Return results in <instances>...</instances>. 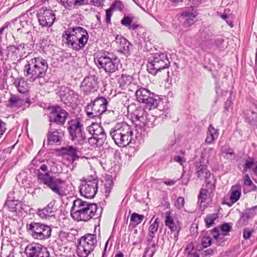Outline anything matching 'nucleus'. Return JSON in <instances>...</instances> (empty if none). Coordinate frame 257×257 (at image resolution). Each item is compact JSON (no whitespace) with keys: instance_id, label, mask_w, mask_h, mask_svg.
Instances as JSON below:
<instances>
[{"instance_id":"nucleus-1","label":"nucleus","mask_w":257,"mask_h":257,"mask_svg":"<svg viewBox=\"0 0 257 257\" xmlns=\"http://www.w3.org/2000/svg\"><path fill=\"white\" fill-rule=\"evenodd\" d=\"M54 165L55 163L50 160L44 162L37 170L36 173L38 179L59 196H65L67 195V193L63 190L61 186V185L65 184V181L60 178H56L55 177L51 176L47 172L48 168Z\"/></svg>"},{"instance_id":"nucleus-2","label":"nucleus","mask_w":257,"mask_h":257,"mask_svg":"<svg viewBox=\"0 0 257 257\" xmlns=\"http://www.w3.org/2000/svg\"><path fill=\"white\" fill-rule=\"evenodd\" d=\"M97 206L81 199H76L73 202L70 214L72 217L77 221H88L95 215Z\"/></svg>"},{"instance_id":"nucleus-3","label":"nucleus","mask_w":257,"mask_h":257,"mask_svg":"<svg viewBox=\"0 0 257 257\" xmlns=\"http://www.w3.org/2000/svg\"><path fill=\"white\" fill-rule=\"evenodd\" d=\"M48 68L47 61L42 57H35L27 61L24 66L25 75L31 81L43 78Z\"/></svg>"},{"instance_id":"nucleus-4","label":"nucleus","mask_w":257,"mask_h":257,"mask_svg":"<svg viewBox=\"0 0 257 257\" xmlns=\"http://www.w3.org/2000/svg\"><path fill=\"white\" fill-rule=\"evenodd\" d=\"M109 136L118 147H124L134 141L133 128L125 122L117 123L110 130Z\"/></svg>"},{"instance_id":"nucleus-5","label":"nucleus","mask_w":257,"mask_h":257,"mask_svg":"<svg viewBox=\"0 0 257 257\" xmlns=\"http://www.w3.org/2000/svg\"><path fill=\"white\" fill-rule=\"evenodd\" d=\"M68 131L70 139L75 144L83 145L87 142L86 132L79 118L71 120L68 122Z\"/></svg>"},{"instance_id":"nucleus-6","label":"nucleus","mask_w":257,"mask_h":257,"mask_svg":"<svg viewBox=\"0 0 257 257\" xmlns=\"http://www.w3.org/2000/svg\"><path fill=\"white\" fill-rule=\"evenodd\" d=\"M116 59V57H114L112 54L103 52L96 55L94 58V62L99 69H103L110 75L118 70Z\"/></svg>"},{"instance_id":"nucleus-7","label":"nucleus","mask_w":257,"mask_h":257,"mask_svg":"<svg viewBox=\"0 0 257 257\" xmlns=\"http://www.w3.org/2000/svg\"><path fill=\"white\" fill-rule=\"evenodd\" d=\"M170 65L167 55L165 53H157L152 58H150L147 65L148 72L155 75L162 70L168 68Z\"/></svg>"},{"instance_id":"nucleus-8","label":"nucleus","mask_w":257,"mask_h":257,"mask_svg":"<svg viewBox=\"0 0 257 257\" xmlns=\"http://www.w3.org/2000/svg\"><path fill=\"white\" fill-rule=\"evenodd\" d=\"M98 180L96 174L90 175L81 180L80 192L87 198H93L98 190Z\"/></svg>"},{"instance_id":"nucleus-9","label":"nucleus","mask_w":257,"mask_h":257,"mask_svg":"<svg viewBox=\"0 0 257 257\" xmlns=\"http://www.w3.org/2000/svg\"><path fill=\"white\" fill-rule=\"evenodd\" d=\"M27 229L34 239L45 240L51 235L50 226L42 223L33 221L27 225Z\"/></svg>"},{"instance_id":"nucleus-10","label":"nucleus","mask_w":257,"mask_h":257,"mask_svg":"<svg viewBox=\"0 0 257 257\" xmlns=\"http://www.w3.org/2000/svg\"><path fill=\"white\" fill-rule=\"evenodd\" d=\"M135 94L137 101L145 103L150 109L155 108L159 104V100L156 98L157 96L147 88H138Z\"/></svg>"},{"instance_id":"nucleus-11","label":"nucleus","mask_w":257,"mask_h":257,"mask_svg":"<svg viewBox=\"0 0 257 257\" xmlns=\"http://www.w3.org/2000/svg\"><path fill=\"white\" fill-rule=\"evenodd\" d=\"M39 25L42 27H50L56 19L54 12L50 9L42 8L37 13Z\"/></svg>"},{"instance_id":"nucleus-12","label":"nucleus","mask_w":257,"mask_h":257,"mask_svg":"<svg viewBox=\"0 0 257 257\" xmlns=\"http://www.w3.org/2000/svg\"><path fill=\"white\" fill-rule=\"evenodd\" d=\"M83 37L84 38H89L87 31L84 28L76 26L70 27L65 30L62 34V38L64 43L70 42L71 40Z\"/></svg>"},{"instance_id":"nucleus-13","label":"nucleus","mask_w":257,"mask_h":257,"mask_svg":"<svg viewBox=\"0 0 257 257\" xmlns=\"http://www.w3.org/2000/svg\"><path fill=\"white\" fill-rule=\"evenodd\" d=\"M49 109L50 111L49 121L59 125L64 124L68 115V112L59 106H53Z\"/></svg>"},{"instance_id":"nucleus-14","label":"nucleus","mask_w":257,"mask_h":257,"mask_svg":"<svg viewBox=\"0 0 257 257\" xmlns=\"http://www.w3.org/2000/svg\"><path fill=\"white\" fill-rule=\"evenodd\" d=\"M25 252L27 257H50L47 248L39 243H31L27 245Z\"/></svg>"},{"instance_id":"nucleus-15","label":"nucleus","mask_w":257,"mask_h":257,"mask_svg":"<svg viewBox=\"0 0 257 257\" xmlns=\"http://www.w3.org/2000/svg\"><path fill=\"white\" fill-rule=\"evenodd\" d=\"M205 158L203 155H201L199 162H196L195 164V171L197 174L198 178L201 179H205L207 182V187L210 189H212L214 188L213 185L210 183L209 182H207V180L210 177L211 173L207 170V166L205 164Z\"/></svg>"},{"instance_id":"nucleus-16","label":"nucleus","mask_w":257,"mask_h":257,"mask_svg":"<svg viewBox=\"0 0 257 257\" xmlns=\"http://www.w3.org/2000/svg\"><path fill=\"white\" fill-rule=\"evenodd\" d=\"M80 87L85 94L89 95L97 91V79L94 75L85 77L81 82Z\"/></svg>"},{"instance_id":"nucleus-17","label":"nucleus","mask_w":257,"mask_h":257,"mask_svg":"<svg viewBox=\"0 0 257 257\" xmlns=\"http://www.w3.org/2000/svg\"><path fill=\"white\" fill-rule=\"evenodd\" d=\"M91 102L95 117L99 116L107 111H110L107 109L108 101L102 96H98L93 101H91Z\"/></svg>"},{"instance_id":"nucleus-18","label":"nucleus","mask_w":257,"mask_h":257,"mask_svg":"<svg viewBox=\"0 0 257 257\" xmlns=\"http://www.w3.org/2000/svg\"><path fill=\"white\" fill-rule=\"evenodd\" d=\"M64 135L62 129H55L52 127V124H50V127L47 134L48 143L49 144H58L59 145Z\"/></svg>"},{"instance_id":"nucleus-19","label":"nucleus","mask_w":257,"mask_h":257,"mask_svg":"<svg viewBox=\"0 0 257 257\" xmlns=\"http://www.w3.org/2000/svg\"><path fill=\"white\" fill-rule=\"evenodd\" d=\"M56 201L53 200L43 209L39 208L37 210V214L42 219H49L54 217L57 209L55 206Z\"/></svg>"},{"instance_id":"nucleus-20","label":"nucleus","mask_w":257,"mask_h":257,"mask_svg":"<svg viewBox=\"0 0 257 257\" xmlns=\"http://www.w3.org/2000/svg\"><path fill=\"white\" fill-rule=\"evenodd\" d=\"M30 103V97L23 95L11 94L8 100V106L12 107H20Z\"/></svg>"},{"instance_id":"nucleus-21","label":"nucleus","mask_w":257,"mask_h":257,"mask_svg":"<svg viewBox=\"0 0 257 257\" xmlns=\"http://www.w3.org/2000/svg\"><path fill=\"white\" fill-rule=\"evenodd\" d=\"M87 130L92 136L95 137L105 142L106 139V135L103 128L100 124L93 122L87 127Z\"/></svg>"},{"instance_id":"nucleus-22","label":"nucleus","mask_w":257,"mask_h":257,"mask_svg":"<svg viewBox=\"0 0 257 257\" xmlns=\"http://www.w3.org/2000/svg\"><path fill=\"white\" fill-rule=\"evenodd\" d=\"M19 52V48L15 45L8 46L6 49L0 48V55L2 60L15 59L17 58V54Z\"/></svg>"},{"instance_id":"nucleus-23","label":"nucleus","mask_w":257,"mask_h":257,"mask_svg":"<svg viewBox=\"0 0 257 257\" xmlns=\"http://www.w3.org/2000/svg\"><path fill=\"white\" fill-rule=\"evenodd\" d=\"M88 38H84L83 37H82V38H74V39L71 40L70 42H65L64 43L67 47L74 51H79L84 48L88 42Z\"/></svg>"},{"instance_id":"nucleus-24","label":"nucleus","mask_w":257,"mask_h":257,"mask_svg":"<svg viewBox=\"0 0 257 257\" xmlns=\"http://www.w3.org/2000/svg\"><path fill=\"white\" fill-rule=\"evenodd\" d=\"M13 84L17 88L18 92L21 95L29 96V86L27 81L22 77H19L13 79Z\"/></svg>"},{"instance_id":"nucleus-25","label":"nucleus","mask_w":257,"mask_h":257,"mask_svg":"<svg viewBox=\"0 0 257 257\" xmlns=\"http://www.w3.org/2000/svg\"><path fill=\"white\" fill-rule=\"evenodd\" d=\"M191 11L189 9L188 11H185L181 14L184 19L185 21L183 23V26L185 28H188L192 26L195 22V19L197 16V13L196 11H194L192 7H191Z\"/></svg>"},{"instance_id":"nucleus-26","label":"nucleus","mask_w":257,"mask_h":257,"mask_svg":"<svg viewBox=\"0 0 257 257\" xmlns=\"http://www.w3.org/2000/svg\"><path fill=\"white\" fill-rule=\"evenodd\" d=\"M61 151L64 155L69 156L70 158L68 159L72 163L75 161L78 160L80 158L78 155L79 152L78 149L73 146H67L62 147Z\"/></svg>"},{"instance_id":"nucleus-27","label":"nucleus","mask_w":257,"mask_h":257,"mask_svg":"<svg viewBox=\"0 0 257 257\" xmlns=\"http://www.w3.org/2000/svg\"><path fill=\"white\" fill-rule=\"evenodd\" d=\"M4 206L10 211L18 214L22 211V203L18 200H10L6 201Z\"/></svg>"},{"instance_id":"nucleus-28","label":"nucleus","mask_w":257,"mask_h":257,"mask_svg":"<svg viewBox=\"0 0 257 257\" xmlns=\"http://www.w3.org/2000/svg\"><path fill=\"white\" fill-rule=\"evenodd\" d=\"M115 41L119 44V51L123 54H128L130 52V43L124 38L117 35L115 38Z\"/></svg>"},{"instance_id":"nucleus-29","label":"nucleus","mask_w":257,"mask_h":257,"mask_svg":"<svg viewBox=\"0 0 257 257\" xmlns=\"http://www.w3.org/2000/svg\"><path fill=\"white\" fill-rule=\"evenodd\" d=\"M257 209V205L246 210L242 213L238 220V223L241 225H245L249 218L253 217L255 214L254 211Z\"/></svg>"},{"instance_id":"nucleus-30","label":"nucleus","mask_w":257,"mask_h":257,"mask_svg":"<svg viewBox=\"0 0 257 257\" xmlns=\"http://www.w3.org/2000/svg\"><path fill=\"white\" fill-rule=\"evenodd\" d=\"M218 130L215 129L212 124H210L207 132L205 143L207 144H212L218 138Z\"/></svg>"},{"instance_id":"nucleus-31","label":"nucleus","mask_w":257,"mask_h":257,"mask_svg":"<svg viewBox=\"0 0 257 257\" xmlns=\"http://www.w3.org/2000/svg\"><path fill=\"white\" fill-rule=\"evenodd\" d=\"M94 248L79 241L77 248V253L79 257H87Z\"/></svg>"},{"instance_id":"nucleus-32","label":"nucleus","mask_w":257,"mask_h":257,"mask_svg":"<svg viewBox=\"0 0 257 257\" xmlns=\"http://www.w3.org/2000/svg\"><path fill=\"white\" fill-rule=\"evenodd\" d=\"M79 242L82 243H85V245L94 248L97 242L96 235L94 234H86L81 238Z\"/></svg>"},{"instance_id":"nucleus-33","label":"nucleus","mask_w":257,"mask_h":257,"mask_svg":"<svg viewBox=\"0 0 257 257\" xmlns=\"http://www.w3.org/2000/svg\"><path fill=\"white\" fill-rule=\"evenodd\" d=\"M230 192V199L231 203H226L229 206H231L239 200L241 196V188L238 186H233L231 187Z\"/></svg>"},{"instance_id":"nucleus-34","label":"nucleus","mask_w":257,"mask_h":257,"mask_svg":"<svg viewBox=\"0 0 257 257\" xmlns=\"http://www.w3.org/2000/svg\"><path fill=\"white\" fill-rule=\"evenodd\" d=\"M209 198L208 190L206 188H201L198 195V201L200 203V208L203 210L205 208L206 206L204 203Z\"/></svg>"},{"instance_id":"nucleus-35","label":"nucleus","mask_w":257,"mask_h":257,"mask_svg":"<svg viewBox=\"0 0 257 257\" xmlns=\"http://www.w3.org/2000/svg\"><path fill=\"white\" fill-rule=\"evenodd\" d=\"M18 32L21 33L20 39L22 43H26L27 44H29L31 46L32 45V43L33 42V38L32 32L27 31L23 32L21 29H18Z\"/></svg>"},{"instance_id":"nucleus-36","label":"nucleus","mask_w":257,"mask_h":257,"mask_svg":"<svg viewBox=\"0 0 257 257\" xmlns=\"http://www.w3.org/2000/svg\"><path fill=\"white\" fill-rule=\"evenodd\" d=\"M170 214L171 213L169 212H167L166 213V225L169 227L172 232L176 231V230H180V227L175 223L174 221Z\"/></svg>"},{"instance_id":"nucleus-37","label":"nucleus","mask_w":257,"mask_h":257,"mask_svg":"<svg viewBox=\"0 0 257 257\" xmlns=\"http://www.w3.org/2000/svg\"><path fill=\"white\" fill-rule=\"evenodd\" d=\"M144 218V216L143 215H140L134 212L131 216L130 225L137 226L142 222Z\"/></svg>"},{"instance_id":"nucleus-38","label":"nucleus","mask_w":257,"mask_h":257,"mask_svg":"<svg viewBox=\"0 0 257 257\" xmlns=\"http://www.w3.org/2000/svg\"><path fill=\"white\" fill-rule=\"evenodd\" d=\"M185 251L187 253V257H200L197 250L194 249L192 243H190L187 245Z\"/></svg>"},{"instance_id":"nucleus-39","label":"nucleus","mask_w":257,"mask_h":257,"mask_svg":"<svg viewBox=\"0 0 257 257\" xmlns=\"http://www.w3.org/2000/svg\"><path fill=\"white\" fill-rule=\"evenodd\" d=\"M132 81V77L130 75L122 74L121 78L118 80L119 86L122 88L125 87L130 84Z\"/></svg>"},{"instance_id":"nucleus-40","label":"nucleus","mask_w":257,"mask_h":257,"mask_svg":"<svg viewBox=\"0 0 257 257\" xmlns=\"http://www.w3.org/2000/svg\"><path fill=\"white\" fill-rule=\"evenodd\" d=\"M157 243H153L150 246L147 247L145 250L143 257H147V256H148V257H153L157 251Z\"/></svg>"},{"instance_id":"nucleus-41","label":"nucleus","mask_w":257,"mask_h":257,"mask_svg":"<svg viewBox=\"0 0 257 257\" xmlns=\"http://www.w3.org/2000/svg\"><path fill=\"white\" fill-rule=\"evenodd\" d=\"M217 214L215 213L210 214L206 216L205 218L204 221L207 228L210 227L214 224L215 220L217 218Z\"/></svg>"},{"instance_id":"nucleus-42","label":"nucleus","mask_w":257,"mask_h":257,"mask_svg":"<svg viewBox=\"0 0 257 257\" xmlns=\"http://www.w3.org/2000/svg\"><path fill=\"white\" fill-rule=\"evenodd\" d=\"M87 140L89 144L93 147H101L104 143V142L101 139H99L92 136L91 137L87 138Z\"/></svg>"},{"instance_id":"nucleus-43","label":"nucleus","mask_w":257,"mask_h":257,"mask_svg":"<svg viewBox=\"0 0 257 257\" xmlns=\"http://www.w3.org/2000/svg\"><path fill=\"white\" fill-rule=\"evenodd\" d=\"M221 152L222 154L225 155L226 156L232 158H235V156L232 149L230 148L228 145H224L221 147Z\"/></svg>"},{"instance_id":"nucleus-44","label":"nucleus","mask_w":257,"mask_h":257,"mask_svg":"<svg viewBox=\"0 0 257 257\" xmlns=\"http://www.w3.org/2000/svg\"><path fill=\"white\" fill-rule=\"evenodd\" d=\"M201 40L210 39L211 37V32L210 30L206 28L200 29L199 32L197 34Z\"/></svg>"},{"instance_id":"nucleus-45","label":"nucleus","mask_w":257,"mask_h":257,"mask_svg":"<svg viewBox=\"0 0 257 257\" xmlns=\"http://www.w3.org/2000/svg\"><path fill=\"white\" fill-rule=\"evenodd\" d=\"M159 219L158 218H156L154 221L152 223L149 227V233L148 234H151L155 235V233L157 232L159 224Z\"/></svg>"},{"instance_id":"nucleus-46","label":"nucleus","mask_w":257,"mask_h":257,"mask_svg":"<svg viewBox=\"0 0 257 257\" xmlns=\"http://www.w3.org/2000/svg\"><path fill=\"white\" fill-rule=\"evenodd\" d=\"M246 119L250 124H254L257 122V112L250 111L246 114Z\"/></svg>"},{"instance_id":"nucleus-47","label":"nucleus","mask_w":257,"mask_h":257,"mask_svg":"<svg viewBox=\"0 0 257 257\" xmlns=\"http://www.w3.org/2000/svg\"><path fill=\"white\" fill-rule=\"evenodd\" d=\"M216 47L218 49L222 50L224 48V40L221 37H218L214 39H211Z\"/></svg>"},{"instance_id":"nucleus-48","label":"nucleus","mask_w":257,"mask_h":257,"mask_svg":"<svg viewBox=\"0 0 257 257\" xmlns=\"http://www.w3.org/2000/svg\"><path fill=\"white\" fill-rule=\"evenodd\" d=\"M1 257H14V249L10 246L5 249L2 248Z\"/></svg>"},{"instance_id":"nucleus-49","label":"nucleus","mask_w":257,"mask_h":257,"mask_svg":"<svg viewBox=\"0 0 257 257\" xmlns=\"http://www.w3.org/2000/svg\"><path fill=\"white\" fill-rule=\"evenodd\" d=\"M147 118L146 116L143 117H140V118L136 119H133L136 125L140 128H144L146 125Z\"/></svg>"},{"instance_id":"nucleus-50","label":"nucleus","mask_w":257,"mask_h":257,"mask_svg":"<svg viewBox=\"0 0 257 257\" xmlns=\"http://www.w3.org/2000/svg\"><path fill=\"white\" fill-rule=\"evenodd\" d=\"M85 111L88 117L90 118H93L95 117L93 111V107L91 102L90 103L88 104L86 106L85 108Z\"/></svg>"},{"instance_id":"nucleus-51","label":"nucleus","mask_w":257,"mask_h":257,"mask_svg":"<svg viewBox=\"0 0 257 257\" xmlns=\"http://www.w3.org/2000/svg\"><path fill=\"white\" fill-rule=\"evenodd\" d=\"M211 244V238L209 235H204L201 238V244L204 248L209 246Z\"/></svg>"},{"instance_id":"nucleus-52","label":"nucleus","mask_w":257,"mask_h":257,"mask_svg":"<svg viewBox=\"0 0 257 257\" xmlns=\"http://www.w3.org/2000/svg\"><path fill=\"white\" fill-rule=\"evenodd\" d=\"M254 162V160L253 158L248 157L245 161V163L243 166V172H245L248 169H250Z\"/></svg>"},{"instance_id":"nucleus-53","label":"nucleus","mask_w":257,"mask_h":257,"mask_svg":"<svg viewBox=\"0 0 257 257\" xmlns=\"http://www.w3.org/2000/svg\"><path fill=\"white\" fill-rule=\"evenodd\" d=\"M110 8L111 9H112L113 10L122 11L124 8V6L121 1H116L115 3L110 6Z\"/></svg>"},{"instance_id":"nucleus-54","label":"nucleus","mask_w":257,"mask_h":257,"mask_svg":"<svg viewBox=\"0 0 257 257\" xmlns=\"http://www.w3.org/2000/svg\"><path fill=\"white\" fill-rule=\"evenodd\" d=\"M133 22V18L129 16H125L121 20V24L128 28Z\"/></svg>"},{"instance_id":"nucleus-55","label":"nucleus","mask_w":257,"mask_h":257,"mask_svg":"<svg viewBox=\"0 0 257 257\" xmlns=\"http://www.w3.org/2000/svg\"><path fill=\"white\" fill-rule=\"evenodd\" d=\"M61 4L66 8L70 9L74 7L75 0H60Z\"/></svg>"},{"instance_id":"nucleus-56","label":"nucleus","mask_w":257,"mask_h":257,"mask_svg":"<svg viewBox=\"0 0 257 257\" xmlns=\"http://www.w3.org/2000/svg\"><path fill=\"white\" fill-rule=\"evenodd\" d=\"M185 200L183 197H179L175 203V206L179 209L182 208L184 206Z\"/></svg>"},{"instance_id":"nucleus-57","label":"nucleus","mask_w":257,"mask_h":257,"mask_svg":"<svg viewBox=\"0 0 257 257\" xmlns=\"http://www.w3.org/2000/svg\"><path fill=\"white\" fill-rule=\"evenodd\" d=\"M221 230L223 232L224 235H227L228 232L231 230V226L227 223H224L221 226Z\"/></svg>"},{"instance_id":"nucleus-58","label":"nucleus","mask_w":257,"mask_h":257,"mask_svg":"<svg viewBox=\"0 0 257 257\" xmlns=\"http://www.w3.org/2000/svg\"><path fill=\"white\" fill-rule=\"evenodd\" d=\"M253 230L245 228L243 229V237L245 239H249L253 232Z\"/></svg>"},{"instance_id":"nucleus-59","label":"nucleus","mask_w":257,"mask_h":257,"mask_svg":"<svg viewBox=\"0 0 257 257\" xmlns=\"http://www.w3.org/2000/svg\"><path fill=\"white\" fill-rule=\"evenodd\" d=\"M145 116V111L144 110H135L134 116H133V119H136L137 118H140V117H143Z\"/></svg>"},{"instance_id":"nucleus-60","label":"nucleus","mask_w":257,"mask_h":257,"mask_svg":"<svg viewBox=\"0 0 257 257\" xmlns=\"http://www.w3.org/2000/svg\"><path fill=\"white\" fill-rule=\"evenodd\" d=\"M104 186L105 188V193L106 194H109L111 191L112 186V181H107L105 184Z\"/></svg>"},{"instance_id":"nucleus-61","label":"nucleus","mask_w":257,"mask_h":257,"mask_svg":"<svg viewBox=\"0 0 257 257\" xmlns=\"http://www.w3.org/2000/svg\"><path fill=\"white\" fill-rule=\"evenodd\" d=\"M225 235H224V234H221V235L219 236V237L218 238L216 239V243L218 245H223L225 241V239L224 238V236Z\"/></svg>"},{"instance_id":"nucleus-62","label":"nucleus","mask_w":257,"mask_h":257,"mask_svg":"<svg viewBox=\"0 0 257 257\" xmlns=\"http://www.w3.org/2000/svg\"><path fill=\"white\" fill-rule=\"evenodd\" d=\"M88 4V0H75L74 7H79Z\"/></svg>"},{"instance_id":"nucleus-63","label":"nucleus","mask_w":257,"mask_h":257,"mask_svg":"<svg viewBox=\"0 0 257 257\" xmlns=\"http://www.w3.org/2000/svg\"><path fill=\"white\" fill-rule=\"evenodd\" d=\"M6 130V123L0 119V135H3Z\"/></svg>"},{"instance_id":"nucleus-64","label":"nucleus","mask_w":257,"mask_h":257,"mask_svg":"<svg viewBox=\"0 0 257 257\" xmlns=\"http://www.w3.org/2000/svg\"><path fill=\"white\" fill-rule=\"evenodd\" d=\"M29 44H27L26 43H21L18 46H17V48H19V51L25 50V49L28 48L29 47Z\"/></svg>"}]
</instances>
